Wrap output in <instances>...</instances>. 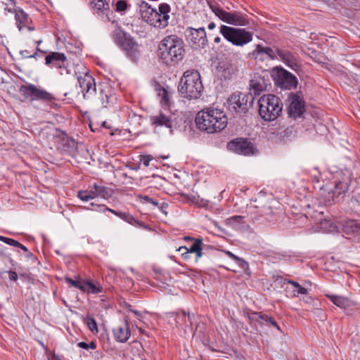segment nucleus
<instances>
[{"label":"nucleus","instance_id":"f257e3e1","mask_svg":"<svg viewBox=\"0 0 360 360\" xmlns=\"http://www.w3.org/2000/svg\"><path fill=\"white\" fill-rule=\"evenodd\" d=\"M183 40L176 35L165 37L158 46V56L161 62L167 66H174L184 57Z\"/></svg>","mask_w":360,"mask_h":360},{"label":"nucleus","instance_id":"f03ea898","mask_svg":"<svg viewBox=\"0 0 360 360\" xmlns=\"http://www.w3.org/2000/svg\"><path fill=\"white\" fill-rule=\"evenodd\" d=\"M195 123L200 131L212 134L224 129L227 125L228 119L223 111L208 108L197 113Z\"/></svg>","mask_w":360,"mask_h":360},{"label":"nucleus","instance_id":"7ed1b4c3","mask_svg":"<svg viewBox=\"0 0 360 360\" xmlns=\"http://www.w3.org/2000/svg\"><path fill=\"white\" fill-rule=\"evenodd\" d=\"M203 89L201 76L195 70L184 72L178 85V91L181 97L188 100L199 98L202 95Z\"/></svg>","mask_w":360,"mask_h":360},{"label":"nucleus","instance_id":"20e7f679","mask_svg":"<svg viewBox=\"0 0 360 360\" xmlns=\"http://www.w3.org/2000/svg\"><path fill=\"white\" fill-rule=\"evenodd\" d=\"M259 114L265 121H274L282 113L283 103L274 94L263 95L258 101Z\"/></svg>","mask_w":360,"mask_h":360},{"label":"nucleus","instance_id":"39448f33","mask_svg":"<svg viewBox=\"0 0 360 360\" xmlns=\"http://www.w3.org/2000/svg\"><path fill=\"white\" fill-rule=\"evenodd\" d=\"M112 37L116 44L124 51L127 58L137 62L140 56L139 46L130 34L120 29L115 30Z\"/></svg>","mask_w":360,"mask_h":360},{"label":"nucleus","instance_id":"423d86ee","mask_svg":"<svg viewBox=\"0 0 360 360\" xmlns=\"http://www.w3.org/2000/svg\"><path fill=\"white\" fill-rule=\"evenodd\" d=\"M219 33L226 40L236 46H243L252 41V33L244 28L221 25Z\"/></svg>","mask_w":360,"mask_h":360},{"label":"nucleus","instance_id":"0eeeda50","mask_svg":"<svg viewBox=\"0 0 360 360\" xmlns=\"http://www.w3.org/2000/svg\"><path fill=\"white\" fill-rule=\"evenodd\" d=\"M212 11L223 22L233 26H247L250 20L245 13L238 11L228 12L217 5H210Z\"/></svg>","mask_w":360,"mask_h":360},{"label":"nucleus","instance_id":"6e6552de","mask_svg":"<svg viewBox=\"0 0 360 360\" xmlns=\"http://www.w3.org/2000/svg\"><path fill=\"white\" fill-rule=\"evenodd\" d=\"M20 93L25 99L31 101H52L54 96L47 91L38 88L32 84L22 85L19 89Z\"/></svg>","mask_w":360,"mask_h":360},{"label":"nucleus","instance_id":"1a4fd4ad","mask_svg":"<svg viewBox=\"0 0 360 360\" xmlns=\"http://www.w3.org/2000/svg\"><path fill=\"white\" fill-rule=\"evenodd\" d=\"M273 77L275 84L283 89H291L297 85V77L283 68H277Z\"/></svg>","mask_w":360,"mask_h":360},{"label":"nucleus","instance_id":"9d476101","mask_svg":"<svg viewBox=\"0 0 360 360\" xmlns=\"http://www.w3.org/2000/svg\"><path fill=\"white\" fill-rule=\"evenodd\" d=\"M253 98L246 94L239 93L231 95L227 100L229 110L236 112H245L248 109V103H251Z\"/></svg>","mask_w":360,"mask_h":360},{"label":"nucleus","instance_id":"9b49d317","mask_svg":"<svg viewBox=\"0 0 360 360\" xmlns=\"http://www.w3.org/2000/svg\"><path fill=\"white\" fill-rule=\"evenodd\" d=\"M90 205L91 207H88V210H95L100 212H105L108 211L131 225L146 228L143 222L136 219L131 214L128 212H118L108 207L105 205H95L93 202Z\"/></svg>","mask_w":360,"mask_h":360},{"label":"nucleus","instance_id":"f8f14e48","mask_svg":"<svg viewBox=\"0 0 360 360\" xmlns=\"http://www.w3.org/2000/svg\"><path fill=\"white\" fill-rule=\"evenodd\" d=\"M227 146L230 150L243 155H253L255 150L254 144L244 138L235 139L229 142Z\"/></svg>","mask_w":360,"mask_h":360},{"label":"nucleus","instance_id":"ddd939ff","mask_svg":"<svg viewBox=\"0 0 360 360\" xmlns=\"http://www.w3.org/2000/svg\"><path fill=\"white\" fill-rule=\"evenodd\" d=\"M77 81L84 99H90L96 94V86L94 78L88 72L77 76Z\"/></svg>","mask_w":360,"mask_h":360},{"label":"nucleus","instance_id":"4468645a","mask_svg":"<svg viewBox=\"0 0 360 360\" xmlns=\"http://www.w3.org/2000/svg\"><path fill=\"white\" fill-rule=\"evenodd\" d=\"M288 113L290 117L295 119L305 111V103L302 96L292 93L288 96Z\"/></svg>","mask_w":360,"mask_h":360},{"label":"nucleus","instance_id":"2eb2a0df","mask_svg":"<svg viewBox=\"0 0 360 360\" xmlns=\"http://www.w3.org/2000/svg\"><path fill=\"white\" fill-rule=\"evenodd\" d=\"M188 37L194 49H204L207 44L206 32L204 27L187 29Z\"/></svg>","mask_w":360,"mask_h":360},{"label":"nucleus","instance_id":"dca6fc26","mask_svg":"<svg viewBox=\"0 0 360 360\" xmlns=\"http://www.w3.org/2000/svg\"><path fill=\"white\" fill-rule=\"evenodd\" d=\"M171 11L170 6L167 3H161L158 6L154 27L164 29L169 25L170 18L169 13Z\"/></svg>","mask_w":360,"mask_h":360},{"label":"nucleus","instance_id":"f3484780","mask_svg":"<svg viewBox=\"0 0 360 360\" xmlns=\"http://www.w3.org/2000/svg\"><path fill=\"white\" fill-rule=\"evenodd\" d=\"M139 13L143 21L146 22L150 26L154 27L155 18L157 14V9L153 8L148 2L141 0L138 3Z\"/></svg>","mask_w":360,"mask_h":360},{"label":"nucleus","instance_id":"a211bd4d","mask_svg":"<svg viewBox=\"0 0 360 360\" xmlns=\"http://www.w3.org/2000/svg\"><path fill=\"white\" fill-rule=\"evenodd\" d=\"M248 317L250 323H258L260 326H271L276 328L277 330L281 332V329L276 321L266 314H262V312L252 311L248 313Z\"/></svg>","mask_w":360,"mask_h":360},{"label":"nucleus","instance_id":"6ab92c4d","mask_svg":"<svg viewBox=\"0 0 360 360\" xmlns=\"http://www.w3.org/2000/svg\"><path fill=\"white\" fill-rule=\"evenodd\" d=\"M66 60L67 58L65 56V54L59 52H50L45 57L46 65H51L55 68L63 69L65 70L66 73L68 74L69 71L67 70L65 67Z\"/></svg>","mask_w":360,"mask_h":360},{"label":"nucleus","instance_id":"aec40b11","mask_svg":"<svg viewBox=\"0 0 360 360\" xmlns=\"http://www.w3.org/2000/svg\"><path fill=\"white\" fill-rule=\"evenodd\" d=\"M202 239L197 238L194 240V243L189 248H186V246H181L176 250L181 252V256L184 259L189 258V253H195L196 260H198L202 255Z\"/></svg>","mask_w":360,"mask_h":360},{"label":"nucleus","instance_id":"412c9836","mask_svg":"<svg viewBox=\"0 0 360 360\" xmlns=\"http://www.w3.org/2000/svg\"><path fill=\"white\" fill-rule=\"evenodd\" d=\"M268 83L264 77L255 75L250 82V94L251 98L252 96H259L262 92L266 90Z\"/></svg>","mask_w":360,"mask_h":360},{"label":"nucleus","instance_id":"4be33fe9","mask_svg":"<svg viewBox=\"0 0 360 360\" xmlns=\"http://www.w3.org/2000/svg\"><path fill=\"white\" fill-rule=\"evenodd\" d=\"M276 53L280 60H281L286 65L294 70H297L300 68L297 57L290 51L283 49H276Z\"/></svg>","mask_w":360,"mask_h":360},{"label":"nucleus","instance_id":"5701e85b","mask_svg":"<svg viewBox=\"0 0 360 360\" xmlns=\"http://www.w3.org/2000/svg\"><path fill=\"white\" fill-rule=\"evenodd\" d=\"M150 122L153 126L165 127L172 130L173 126V120L170 112L165 113L160 112L156 115L150 117Z\"/></svg>","mask_w":360,"mask_h":360},{"label":"nucleus","instance_id":"b1692460","mask_svg":"<svg viewBox=\"0 0 360 360\" xmlns=\"http://www.w3.org/2000/svg\"><path fill=\"white\" fill-rule=\"evenodd\" d=\"M15 19L19 30H22L25 28H27L29 30H34L33 27H30V25L32 23V20L29 15L19 7H18L15 11Z\"/></svg>","mask_w":360,"mask_h":360},{"label":"nucleus","instance_id":"393cba45","mask_svg":"<svg viewBox=\"0 0 360 360\" xmlns=\"http://www.w3.org/2000/svg\"><path fill=\"white\" fill-rule=\"evenodd\" d=\"M113 334L117 341L120 342H127L131 335L129 323L125 321L123 324L113 329Z\"/></svg>","mask_w":360,"mask_h":360},{"label":"nucleus","instance_id":"a878e982","mask_svg":"<svg viewBox=\"0 0 360 360\" xmlns=\"http://www.w3.org/2000/svg\"><path fill=\"white\" fill-rule=\"evenodd\" d=\"M90 191L93 198L101 196L104 199H108L113 194V191L112 188L102 185H98L96 183L90 186Z\"/></svg>","mask_w":360,"mask_h":360},{"label":"nucleus","instance_id":"bb28decb","mask_svg":"<svg viewBox=\"0 0 360 360\" xmlns=\"http://www.w3.org/2000/svg\"><path fill=\"white\" fill-rule=\"evenodd\" d=\"M326 296L337 307L348 309L354 306V303L347 297L335 295L326 294Z\"/></svg>","mask_w":360,"mask_h":360},{"label":"nucleus","instance_id":"cd10ccee","mask_svg":"<svg viewBox=\"0 0 360 360\" xmlns=\"http://www.w3.org/2000/svg\"><path fill=\"white\" fill-rule=\"evenodd\" d=\"M84 292L89 294H98L104 291V288L98 281H94L91 279H86L84 283Z\"/></svg>","mask_w":360,"mask_h":360},{"label":"nucleus","instance_id":"c85d7f7f","mask_svg":"<svg viewBox=\"0 0 360 360\" xmlns=\"http://www.w3.org/2000/svg\"><path fill=\"white\" fill-rule=\"evenodd\" d=\"M253 57L257 58L260 55L265 54L267 58L270 59L277 58V53H276L271 48L265 47L261 44L256 45L255 49L250 53Z\"/></svg>","mask_w":360,"mask_h":360},{"label":"nucleus","instance_id":"c756f323","mask_svg":"<svg viewBox=\"0 0 360 360\" xmlns=\"http://www.w3.org/2000/svg\"><path fill=\"white\" fill-rule=\"evenodd\" d=\"M154 87L160 98L161 105L169 107L170 105V97L168 91L157 82H155Z\"/></svg>","mask_w":360,"mask_h":360},{"label":"nucleus","instance_id":"7c9ffc66","mask_svg":"<svg viewBox=\"0 0 360 360\" xmlns=\"http://www.w3.org/2000/svg\"><path fill=\"white\" fill-rule=\"evenodd\" d=\"M110 92L111 89L108 86H105L104 89H100L99 99L103 107L106 108L110 103V99L112 97Z\"/></svg>","mask_w":360,"mask_h":360},{"label":"nucleus","instance_id":"2f4dec72","mask_svg":"<svg viewBox=\"0 0 360 360\" xmlns=\"http://www.w3.org/2000/svg\"><path fill=\"white\" fill-rule=\"evenodd\" d=\"M0 240L11 246L18 248L25 252H28V249L25 245L13 238L0 236Z\"/></svg>","mask_w":360,"mask_h":360},{"label":"nucleus","instance_id":"473e14b6","mask_svg":"<svg viewBox=\"0 0 360 360\" xmlns=\"http://www.w3.org/2000/svg\"><path fill=\"white\" fill-rule=\"evenodd\" d=\"M244 217L235 215L226 219V224L234 229L239 228L238 225L244 224Z\"/></svg>","mask_w":360,"mask_h":360},{"label":"nucleus","instance_id":"72a5a7b5","mask_svg":"<svg viewBox=\"0 0 360 360\" xmlns=\"http://www.w3.org/2000/svg\"><path fill=\"white\" fill-rule=\"evenodd\" d=\"M92 3L94 5V8L98 11L104 12L109 10V4L106 0H93Z\"/></svg>","mask_w":360,"mask_h":360},{"label":"nucleus","instance_id":"f704fd0d","mask_svg":"<svg viewBox=\"0 0 360 360\" xmlns=\"http://www.w3.org/2000/svg\"><path fill=\"white\" fill-rule=\"evenodd\" d=\"M65 282L67 283H68L69 285H70L72 287L78 288L81 291L84 290V280H81V279L74 280V279H72L71 278H68V277H66L65 278Z\"/></svg>","mask_w":360,"mask_h":360},{"label":"nucleus","instance_id":"c9c22d12","mask_svg":"<svg viewBox=\"0 0 360 360\" xmlns=\"http://www.w3.org/2000/svg\"><path fill=\"white\" fill-rule=\"evenodd\" d=\"M288 283L291 284L293 287H295L297 290H294V296H297L299 294L300 295H307V289L304 287H302L297 282L294 281L292 280H289Z\"/></svg>","mask_w":360,"mask_h":360},{"label":"nucleus","instance_id":"e433bc0d","mask_svg":"<svg viewBox=\"0 0 360 360\" xmlns=\"http://www.w3.org/2000/svg\"><path fill=\"white\" fill-rule=\"evenodd\" d=\"M235 262L244 271L245 273L248 274H250V272L249 271V264L247 261H245L243 258L237 257L236 259H235Z\"/></svg>","mask_w":360,"mask_h":360},{"label":"nucleus","instance_id":"4c0bfd02","mask_svg":"<svg viewBox=\"0 0 360 360\" xmlns=\"http://www.w3.org/2000/svg\"><path fill=\"white\" fill-rule=\"evenodd\" d=\"M77 197L82 201H88L89 200L94 199L90 190L79 191L77 193Z\"/></svg>","mask_w":360,"mask_h":360},{"label":"nucleus","instance_id":"58836bf2","mask_svg":"<svg viewBox=\"0 0 360 360\" xmlns=\"http://www.w3.org/2000/svg\"><path fill=\"white\" fill-rule=\"evenodd\" d=\"M5 4V11L8 13H15L17 8H15V0H6Z\"/></svg>","mask_w":360,"mask_h":360},{"label":"nucleus","instance_id":"ea45409f","mask_svg":"<svg viewBox=\"0 0 360 360\" xmlns=\"http://www.w3.org/2000/svg\"><path fill=\"white\" fill-rule=\"evenodd\" d=\"M139 198L141 200V201L143 203L147 202V203L152 204L155 206L158 205V202L157 201H155V200H153V198H150L148 195H139Z\"/></svg>","mask_w":360,"mask_h":360},{"label":"nucleus","instance_id":"a19ab883","mask_svg":"<svg viewBox=\"0 0 360 360\" xmlns=\"http://www.w3.org/2000/svg\"><path fill=\"white\" fill-rule=\"evenodd\" d=\"M86 324L91 331L97 330V323L94 318L88 317Z\"/></svg>","mask_w":360,"mask_h":360},{"label":"nucleus","instance_id":"79ce46f5","mask_svg":"<svg viewBox=\"0 0 360 360\" xmlns=\"http://www.w3.org/2000/svg\"><path fill=\"white\" fill-rule=\"evenodd\" d=\"M127 3L124 0H119L116 3V11L117 12H122L127 10Z\"/></svg>","mask_w":360,"mask_h":360},{"label":"nucleus","instance_id":"37998d69","mask_svg":"<svg viewBox=\"0 0 360 360\" xmlns=\"http://www.w3.org/2000/svg\"><path fill=\"white\" fill-rule=\"evenodd\" d=\"M152 159L153 158L150 155L140 156L141 162H142V164L146 167H148L149 165L150 162L152 160Z\"/></svg>","mask_w":360,"mask_h":360},{"label":"nucleus","instance_id":"c03bdc74","mask_svg":"<svg viewBox=\"0 0 360 360\" xmlns=\"http://www.w3.org/2000/svg\"><path fill=\"white\" fill-rule=\"evenodd\" d=\"M20 55L24 58H36V54H30V52L27 50H23L20 51Z\"/></svg>","mask_w":360,"mask_h":360},{"label":"nucleus","instance_id":"a18cd8bd","mask_svg":"<svg viewBox=\"0 0 360 360\" xmlns=\"http://www.w3.org/2000/svg\"><path fill=\"white\" fill-rule=\"evenodd\" d=\"M9 279L13 281H16L18 280V274L15 271H8Z\"/></svg>","mask_w":360,"mask_h":360},{"label":"nucleus","instance_id":"49530a36","mask_svg":"<svg viewBox=\"0 0 360 360\" xmlns=\"http://www.w3.org/2000/svg\"><path fill=\"white\" fill-rule=\"evenodd\" d=\"M154 273L155 274V278L156 280H158V281H160L162 282V274L161 271L160 270H154Z\"/></svg>","mask_w":360,"mask_h":360},{"label":"nucleus","instance_id":"de8ad7c7","mask_svg":"<svg viewBox=\"0 0 360 360\" xmlns=\"http://www.w3.org/2000/svg\"><path fill=\"white\" fill-rule=\"evenodd\" d=\"M223 252H224L229 257L233 259L234 261L236 259V257H238L229 250H223Z\"/></svg>","mask_w":360,"mask_h":360},{"label":"nucleus","instance_id":"09e8293b","mask_svg":"<svg viewBox=\"0 0 360 360\" xmlns=\"http://www.w3.org/2000/svg\"><path fill=\"white\" fill-rule=\"evenodd\" d=\"M209 200L201 199L200 202H197V204H198L200 207H207L209 205Z\"/></svg>","mask_w":360,"mask_h":360},{"label":"nucleus","instance_id":"8fccbe9b","mask_svg":"<svg viewBox=\"0 0 360 360\" xmlns=\"http://www.w3.org/2000/svg\"><path fill=\"white\" fill-rule=\"evenodd\" d=\"M77 346L80 348L84 349H89L88 343L84 342H79L77 343Z\"/></svg>","mask_w":360,"mask_h":360},{"label":"nucleus","instance_id":"3c124183","mask_svg":"<svg viewBox=\"0 0 360 360\" xmlns=\"http://www.w3.org/2000/svg\"><path fill=\"white\" fill-rule=\"evenodd\" d=\"M89 349H95L96 348V344L94 341H91L90 343H88Z\"/></svg>","mask_w":360,"mask_h":360},{"label":"nucleus","instance_id":"603ef678","mask_svg":"<svg viewBox=\"0 0 360 360\" xmlns=\"http://www.w3.org/2000/svg\"><path fill=\"white\" fill-rule=\"evenodd\" d=\"M215 27L216 24L214 22H210L207 26L209 30H213L214 28H215Z\"/></svg>","mask_w":360,"mask_h":360},{"label":"nucleus","instance_id":"864d4df0","mask_svg":"<svg viewBox=\"0 0 360 360\" xmlns=\"http://www.w3.org/2000/svg\"><path fill=\"white\" fill-rule=\"evenodd\" d=\"M221 37L219 36V35H216L214 37V43L216 44H219L220 41H221Z\"/></svg>","mask_w":360,"mask_h":360},{"label":"nucleus","instance_id":"5fc2aeb1","mask_svg":"<svg viewBox=\"0 0 360 360\" xmlns=\"http://www.w3.org/2000/svg\"><path fill=\"white\" fill-rule=\"evenodd\" d=\"M181 317L184 319H186V312L185 311H183L181 314H178L176 319H179Z\"/></svg>","mask_w":360,"mask_h":360},{"label":"nucleus","instance_id":"6e6d98bb","mask_svg":"<svg viewBox=\"0 0 360 360\" xmlns=\"http://www.w3.org/2000/svg\"><path fill=\"white\" fill-rule=\"evenodd\" d=\"M49 360H61L60 359V357L56 354H53L51 356V358L49 359Z\"/></svg>","mask_w":360,"mask_h":360},{"label":"nucleus","instance_id":"4d7b16f0","mask_svg":"<svg viewBox=\"0 0 360 360\" xmlns=\"http://www.w3.org/2000/svg\"><path fill=\"white\" fill-rule=\"evenodd\" d=\"M264 215H268L269 213L271 212L270 207H265V210H264Z\"/></svg>","mask_w":360,"mask_h":360},{"label":"nucleus","instance_id":"13d9d810","mask_svg":"<svg viewBox=\"0 0 360 360\" xmlns=\"http://www.w3.org/2000/svg\"><path fill=\"white\" fill-rule=\"evenodd\" d=\"M36 51H37V53L39 54H42V55L46 53L44 51L41 50L39 47L37 48Z\"/></svg>","mask_w":360,"mask_h":360},{"label":"nucleus","instance_id":"bf43d9fd","mask_svg":"<svg viewBox=\"0 0 360 360\" xmlns=\"http://www.w3.org/2000/svg\"><path fill=\"white\" fill-rule=\"evenodd\" d=\"M137 317H141V313L136 310H131Z\"/></svg>","mask_w":360,"mask_h":360},{"label":"nucleus","instance_id":"052dcab7","mask_svg":"<svg viewBox=\"0 0 360 360\" xmlns=\"http://www.w3.org/2000/svg\"><path fill=\"white\" fill-rule=\"evenodd\" d=\"M311 300H313L312 297H307L305 300H304V302H307V303H309Z\"/></svg>","mask_w":360,"mask_h":360},{"label":"nucleus","instance_id":"680f3d73","mask_svg":"<svg viewBox=\"0 0 360 360\" xmlns=\"http://www.w3.org/2000/svg\"><path fill=\"white\" fill-rule=\"evenodd\" d=\"M33 256V254L28 250V252H26V257L30 258Z\"/></svg>","mask_w":360,"mask_h":360},{"label":"nucleus","instance_id":"e2e57ef3","mask_svg":"<svg viewBox=\"0 0 360 360\" xmlns=\"http://www.w3.org/2000/svg\"><path fill=\"white\" fill-rule=\"evenodd\" d=\"M33 54H36V58H34L35 59H37V57L40 56V54H39L37 51H35Z\"/></svg>","mask_w":360,"mask_h":360},{"label":"nucleus","instance_id":"0e129e2a","mask_svg":"<svg viewBox=\"0 0 360 360\" xmlns=\"http://www.w3.org/2000/svg\"><path fill=\"white\" fill-rule=\"evenodd\" d=\"M184 239L185 240H193V238H192L191 237H185Z\"/></svg>","mask_w":360,"mask_h":360},{"label":"nucleus","instance_id":"69168bd1","mask_svg":"<svg viewBox=\"0 0 360 360\" xmlns=\"http://www.w3.org/2000/svg\"><path fill=\"white\" fill-rule=\"evenodd\" d=\"M41 42V40H39V41H36V43H37L38 45H39Z\"/></svg>","mask_w":360,"mask_h":360},{"label":"nucleus","instance_id":"338daca9","mask_svg":"<svg viewBox=\"0 0 360 360\" xmlns=\"http://www.w3.org/2000/svg\"><path fill=\"white\" fill-rule=\"evenodd\" d=\"M329 227L331 228V229L333 228V223H330V226Z\"/></svg>","mask_w":360,"mask_h":360},{"label":"nucleus","instance_id":"774afa93","mask_svg":"<svg viewBox=\"0 0 360 360\" xmlns=\"http://www.w3.org/2000/svg\"><path fill=\"white\" fill-rule=\"evenodd\" d=\"M10 262L12 263L13 262V259L11 258L10 259Z\"/></svg>","mask_w":360,"mask_h":360}]
</instances>
